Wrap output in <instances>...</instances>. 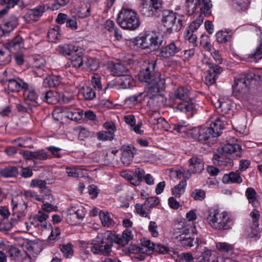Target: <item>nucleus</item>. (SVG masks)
Segmentation results:
<instances>
[{"instance_id": "1", "label": "nucleus", "mask_w": 262, "mask_h": 262, "mask_svg": "<svg viewBox=\"0 0 262 262\" xmlns=\"http://www.w3.org/2000/svg\"><path fill=\"white\" fill-rule=\"evenodd\" d=\"M133 234L129 229H125L121 235H117L114 241L116 244L124 246L132 239ZM113 237L111 232L106 231L98 234L92 241L91 251L95 254L106 255L112 251Z\"/></svg>"}, {"instance_id": "2", "label": "nucleus", "mask_w": 262, "mask_h": 262, "mask_svg": "<svg viewBox=\"0 0 262 262\" xmlns=\"http://www.w3.org/2000/svg\"><path fill=\"white\" fill-rule=\"evenodd\" d=\"M172 129L179 134H187L195 141L210 143L212 139L217 138L211 127H195L190 128L189 124L185 121H181L173 125Z\"/></svg>"}, {"instance_id": "3", "label": "nucleus", "mask_w": 262, "mask_h": 262, "mask_svg": "<svg viewBox=\"0 0 262 262\" xmlns=\"http://www.w3.org/2000/svg\"><path fill=\"white\" fill-rule=\"evenodd\" d=\"M242 147L237 143H227L218 149L219 154L213 155L212 160L215 164L229 168L233 165V160L241 157Z\"/></svg>"}, {"instance_id": "4", "label": "nucleus", "mask_w": 262, "mask_h": 262, "mask_svg": "<svg viewBox=\"0 0 262 262\" xmlns=\"http://www.w3.org/2000/svg\"><path fill=\"white\" fill-rule=\"evenodd\" d=\"M207 220L211 227L219 230L231 229L234 224L233 219L228 212L214 208L209 210Z\"/></svg>"}, {"instance_id": "5", "label": "nucleus", "mask_w": 262, "mask_h": 262, "mask_svg": "<svg viewBox=\"0 0 262 262\" xmlns=\"http://www.w3.org/2000/svg\"><path fill=\"white\" fill-rule=\"evenodd\" d=\"M117 23L125 29L134 30L140 25V21L136 12L129 8L123 7L118 14Z\"/></svg>"}, {"instance_id": "6", "label": "nucleus", "mask_w": 262, "mask_h": 262, "mask_svg": "<svg viewBox=\"0 0 262 262\" xmlns=\"http://www.w3.org/2000/svg\"><path fill=\"white\" fill-rule=\"evenodd\" d=\"M156 62L149 63L147 68L141 71L138 74L139 80L151 85H159L160 82L165 83V80L161 78L160 74L155 70Z\"/></svg>"}, {"instance_id": "7", "label": "nucleus", "mask_w": 262, "mask_h": 262, "mask_svg": "<svg viewBox=\"0 0 262 262\" xmlns=\"http://www.w3.org/2000/svg\"><path fill=\"white\" fill-rule=\"evenodd\" d=\"M162 23L164 26V31L171 33L173 31H178L182 26V20L178 17L176 13L172 11L164 10L162 13Z\"/></svg>"}, {"instance_id": "8", "label": "nucleus", "mask_w": 262, "mask_h": 262, "mask_svg": "<svg viewBox=\"0 0 262 262\" xmlns=\"http://www.w3.org/2000/svg\"><path fill=\"white\" fill-rule=\"evenodd\" d=\"M136 45L142 49H149L155 50L162 43V40L154 32H146L135 39Z\"/></svg>"}, {"instance_id": "9", "label": "nucleus", "mask_w": 262, "mask_h": 262, "mask_svg": "<svg viewBox=\"0 0 262 262\" xmlns=\"http://www.w3.org/2000/svg\"><path fill=\"white\" fill-rule=\"evenodd\" d=\"M164 84L160 82L159 85H151L148 88L146 97L149 98L147 104L150 107H161L165 104V98L163 95L159 94L164 89Z\"/></svg>"}, {"instance_id": "10", "label": "nucleus", "mask_w": 262, "mask_h": 262, "mask_svg": "<svg viewBox=\"0 0 262 262\" xmlns=\"http://www.w3.org/2000/svg\"><path fill=\"white\" fill-rule=\"evenodd\" d=\"M212 7L211 0H186L185 3V10L188 15L193 14L197 8L200 9L201 13L210 15Z\"/></svg>"}, {"instance_id": "11", "label": "nucleus", "mask_w": 262, "mask_h": 262, "mask_svg": "<svg viewBox=\"0 0 262 262\" xmlns=\"http://www.w3.org/2000/svg\"><path fill=\"white\" fill-rule=\"evenodd\" d=\"M189 228H185L183 232L177 236L178 244L179 246L189 248L193 246L194 236L196 235L193 223L189 224Z\"/></svg>"}, {"instance_id": "12", "label": "nucleus", "mask_w": 262, "mask_h": 262, "mask_svg": "<svg viewBox=\"0 0 262 262\" xmlns=\"http://www.w3.org/2000/svg\"><path fill=\"white\" fill-rule=\"evenodd\" d=\"M204 20V17L202 14H200L189 25L184 33L185 39L192 43L193 47L198 45L197 35L195 32L197 29L202 24Z\"/></svg>"}, {"instance_id": "13", "label": "nucleus", "mask_w": 262, "mask_h": 262, "mask_svg": "<svg viewBox=\"0 0 262 262\" xmlns=\"http://www.w3.org/2000/svg\"><path fill=\"white\" fill-rule=\"evenodd\" d=\"M253 78L251 74H244L234 79V84L232 85L233 92L237 95L241 96L244 94L248 90L250 81Z\"/></svg>"}, {"instance_id": "14", "label": "nucleus", "mask_w": 262, "mask_h": 262, "mask_svg": "<svg viewBox=\"0 0 262 262\" xmlns=\"http://www.w3.org/2000/svg\"><path fill=\"white\" fill-rule=\"evenodd\" d=\"M182 50L179 41H171L160 49L159 55L164 58H169L173 56H180L178 53Z\"/></svg>"}, {"instance_id": "15", "label": "nucleus", "mask_w": 262, "mask_h": 262, "mask_svg": "<svg viewBox=\"0 0 262 262\" xmlns=\"http://www.w3.org/2000/svg\"><path fill=\"white\" fill-rule=\"evenodd\" d=\"M46 9H48L47 5L37 6L33 9L28 10L25 15V18L29 22L35 21L42 15Z\"/></svg>"}, {"instance_id": "16", "label": "nucleus", "mask_w": 262, "mask_h": 262, "mask_svg": "<svg viewBox=\"0 0 262 262\" xmlns=\"http://www.w3.org/2000/svg\"><path fill=\"white\" fill-rule=\"evenodd\" d=\"M122 156L121 158L122 162L124 164L129 165L132 162L136 150L132 145H123L121 147Z\"/></svg>"}, {"instance_id": "17", "label": "nucleus", "mask_w": 262, "mask_h": 262, "mask_svg": "<svg viewBox=\"0 0 262 262\" xmlns=\"http://www.w3.org/2000/svg\"><path fill=\"white\" fill-rule=\"evenodd\" d=\"M7 86L9 91L12 92H18L28 86V84L18 77L7 79Z\"/></svg>"}, {"instance_id": "18", "label": "nucleus", "mask_w": 262, "mask_h": 262, "mask_svg": "<svg viewBox=\"0 0 262 262\" xmlns=\"http://www.w3.org/2000/svg\"><path fill=\"white\" fill-rule=\"evenodd\" d=\"M190 94L191 92L188 88L180 86L170 94V98L172 100L179 99L182 101L190 100Z\"/></svg>"}, {"instance_id": "19", "label": "nucleus", "mask_w": 262, "mask_h": 262, "mask_svg": "<svg viewBox=\"0 0 262 262\" xmlns=\"http://www.w3.org/2000/svg\"><path fill=\"white\" fill-rule=\"evenodd\" d=\"M149 121L154 125L155 129L167 130L169 124L164 118L160 117L158 113L150 116Z\"/></svg>"}, {"instance_id": "20", "label": "nucleus", "mask_w": 262, "mask_h": 262, "mask_svg": "<svg viewBox=\"0 0 262 262\" xmlns=\"http://www.w3.org/2000/svg\"><path fill=\"white\" fill-rule=\"evenodd\" d=\"M63 111L66 116L71 120L78 121L82 118V111L75 106H66L63 108Z\"/></svg>"}, {"instance_id": "21", "label": "nucleus", "mask_w": 262, "mask_h": 262, "mask_svg": "<svg viewBox=\"0 0 262 262\" xmlns=\"http://www.w3.org/2000/svg\"><path fill=\"white\" fill-rule=\"evenodd\" d=\"M49 217V215L45 211L39 210L34 217V221L32 224L35 227H37L40 230H43L47 227V220Z\"/></svg>"}, {"instance_id": "22", "label": "nucleus", "mask_w": 262, "mask_h": 262, "mask_svg": "<svg viewBox=\"0 0 262 262\" xmlns=\"http://www.w3.org/2000/svg\"><path fill=\"white\" fill-rule=\"evenodd\" d=\"M189 100L182 101L176 106V110L183 113H188L189 115H192V112L196 110L198 105Z\"/></svg>"}, {"instance_id": "23", "label": "nucleus", "mask_w": 262, "mask_h": 262, "mask_svg": "<svg viewBox=\"0 0 262 262\" xmlns=\"http://www.w3.org/2000/svg\"><path fill=\"white\" fill-rule=\"evenodd\" d=\"M214 105L216 109L220 110L222 116L229 114L231 111V101L228 98L221 97L214 102Z\"/></svg>"}, {"instance_id": "24", "label": "nucleus", "mask_w": 262, "mask_h": 262, "mask_svg": "<svg viewBox=\"0 0 262 262\" xmlns=\"http://www.w3.org/2000/svg\"><path fill=\"white\" fill-rule=\"evenodd\" d=\"M81 50V48L73 44H64L58 46L57 51L60 54L67 56H72L73 54Z\"/></svg>"}, {"instance_id": "25", "label": "nucleus", "mask_w": 262, "mask_h": 262, "mask_svg": "<svg viewBox=\"0 0 262 262\" xmlns=\"http://www.w3.org/2000/svg\"><path fill=\"white\" fill-rule=\"evenodd\" d=\"M226 118L225 116H221L216 117L214 122L210 124L209 127H211L213 132L217 134L216 137H219L222 133V130L225 125Z\"/></svg>"}, {"instance_id": "26", "label": "nucleus", "mask_w": 262, "mask_h": 262, "mask_svg": "<svg viewBox=\"0 0 262 262\" xmlns=\"http://www.w3.org/2000/svg\"><path fill=\"white\" fill-rule=\"evenodd\" d=\"M135 80L130 73L118 78V84L121 89H130L135 85Z\"/></svg>"}, {"instance_id": "27", "label": "nucleus", "mask_w": 262, "mask_h": 262, "mask_svg": "<svg viewBox=\"0 0 262 262\" xmlns=\"http://www.w3.org/2000/svg\"><path fill=\"white\" fill-rule=\"evenodd\" d=\"M23 95L26 103L30 102L34 104H37L38 95L34 89L29 88L28 86L24 89Z\"/></svg>"}, {"instance_id": "28", "label": "nucleus", "mask_w": 262, "mask_h": 262, "mask_svg": "<svg viewBox=\"0 0 262 262\" xmlns=\"http://www.w3.org/2000/svg\"><path fill=\"white\" fill-rule=\"evenodd\" d=\"M190 170L192 173L201 172L204 168V164L202 160L196 157H193L189 160Z\"/></svg>"}, {"instance_id": "29", "label": "nucleus", "mask_w": 262, "mask_h": 262, "mask_svg": "<svg viewBox=\"0 0 262 262\" xmlns=\"http://www.w3.org/2000/svg\"><path fill=\"white\" fill-rule=\"evenodd\" d=\"M69 213L72 216L78 219H82L85 214L84 208L80 205H74L69 209Z\"/></svg>"}, {"instance_id": "30", "label": "nucleus", "mask_w": 262, "mask_h": 262, "mask_svg": "<svg viewBox=\"0 0 262 262\" xmlns=\"http://www.w3.org/2000/svg\"><path fill=\"white\" fill-rule=\"evenodd\" d=\"M31 0H0V4L3 6H8L9 7H14L18 5L20 8H25L29 6Z\"/></svg>"}, {"instance_id": "31", "label": "nucleus", "mask_w": 262, "mask_h": 262, "mask_svg": "<svg viewBox=\"0 0 262 262\" xmlns=\"http://www.w3.org/2000/svg\"><path fill=\"white\" fill-rule=\"evenodd\" d=\"M242 181L243 180L239 174L234 172H231L229 174H225L223 177V182L225 184H240Z\"/></svg>"}, {"instance_id": "32", "label": "nucleus", "mask_w": 262, "mask_h": 262, "mask_svg": "<svg viewBox=\"0 0 262 262\" xmlns=\"http://www.w3.org/2000/svg\"><path fill=\"white\" fill-rule=\"evenodd\" d=\"M18 19L14 15H11L4 20V26L7 32L13 31L18 25Z\"/></svg>"}, {"instance_id": "33", "label": "nucleus", "mask_w": 262, "mask_h": 262, "mask_svg": "<svg viewBox=\"0 0 262 262\" xmlns=\"http://www.w3.org/2000/svg\"><path fill=\"white\" fill-rule=\"evenodd\" d=\"M111 69L113 74L119 77L129 74L128 69L124 64L120 63L113 64Z\"/></svg>"}, {"instance_id": "34", "label": "nucleus", "mask_w": 262, "mask_h": 262, "mask_svg": "<svg viewBox=\"0 0 262 262\" xmlns=\"http://www.w3.org/2000/svg\"><path fill=\"white\" fill-rule=\"evenodd\" d=\"M232 35V32L231 30H220L216 33V40L219 43H224L231 40Z\"/></svg>"}, {"instance_id": "35", "label": "nucleus", "mask_w": 262, "mask_h": 262, "mask_svg": "<svg viewBox=\"0 0 262 262\" xmlns=\"http://www.w3.org/2000/svg\"><path fill=\"white\" fill-rule=\"evenodd\" d=\"M61 82V78L58 76L51 75L47 76L43 80L45 87H56Z\"/></svg>"}, {"instance_id": "36", "label": "nucleus", "mask_w": 262, "mask_h": 262, "mask_svg": "<svg viewBox=\"0 0 262 262\" xmlns=\"http://www.w3.org/2000/svg\"><path fill=\"white\" fill-rule=\"evenodd\" d=\"M7 45L11 51H18L24 48V41L20 36H16L12 40L8 42Z\"/></svg>"}, {"instance_id": "37", "label": "nucleus", "mask_w": 262, "mask_h": 262, "mask_svg": "<svg viewBox=\"0 0 262 262\" xmlns=\"http://www.w3.org/2000/svg\"><path fill=\"white\" fill-rule=\"evenodd\" d=\"M99 214L101 223L104 227H110L115 225L113 220L111 217L108 212L100 211Z\"/></svg>"}, {"instance_id": "38", "label": "nucleus", "mask_w": 262, "mask_h": 262, "mask_svg": "<svg viewBox=\"0 0 262 262\" xmlns=\"http://www.w3.org/2000/svg\"><path fill=\"white\" fill-rule=\"evenodd\" d=\"M245 193L249 203L254 207H258L259 203L256 198V192L255 190L251 187H249L246 189Z\"/></svg>"}, {"instance_id": "39", "label": "nucleus", "mask_w": 262, "mask_h": 262, "mask_svg": "<svg viewBox=\"0 0 262 262\" xmlns=\"http://www.w3.org/2000/svg\"><path fill=\"white\" fill-rule=\"evenodd\" d=\"M70 60L73 67L75 68L81 67L83 64L84 62L82 52L79 51L78 52L73 54L71 56Z\"/></svg>"}, {"instance_id": "40", "label": "nucleus", "mask_w": 262, "mask_h": 262, "mask_svg": "<svg viewBox=\"0 0 262 262\" xmlns=\"http://www.w3.org/2000/svg\"><path fill=\"white\" fill-rule=\"evenodd\" d=\"M18 174L16 167L9 166L0 170V174L4 178L14 177Z\"/></svg>"}, {"instance_id": "41", "label": "nucleus", "mask_w": 262, "mask_h": 262, "mask_svg": "<svg viewBox=\"0 0 262 262\" xmlns=\"http://www.w3.org/2000/svg\"><path fill=\"white\" fill-rule=\"evenodd\" d=\"M12 208L15 213L18 212L19 215L17 217L18 219H19L20 216H24L25 215V211L27 209V205L25 203L18 204L15 202L13 200L11 201Z\"/></svg>"}, {"instance_id": "42", "label": "nucleus", "mask_w": 262, "mask_h": 262, "mask_svg": "<svg viewBox=\"0 0 262 262\" xmlns=\"http://www.w3.org/2000/svg\"><path fill=\"white\" fill-rule=\"evenodd\" d=\"M80 94L86 100H92L96 97V93L92 88L90 86H83L80 90Z\"/></svg>"}, {"instance_id": "43", "label": "nucleus", "mask_w": 262, "mask_h": 262, "mask_svg": "<svg viewBox=\"0 0 262 262\" xmlns=\"http://www.w3.org/2000/svg\"><path fill=\"white\" fill-rule=\"evenodd\" d=\"M140 13L145 17H150L154 15L156 12L148 3H142L140 8Z\"/></svg>"}, {"instance_id": "44", "label": "nucleus", "mask_w": 262, "mask_h": 262, "mask_svg": "<svg viewBox=\"0 0 262 262\" xmlns=\"http://www.w3.org/2000/svg\"><path fill=\"white\" fill-rule=\"evenodd\" d=\"M186 185V181L182 180L179 184L175 186L172 189V194L176 198L180 197V196L185 192Z\"/></svg>"}, {"instance_id": "45", "label": "nucleus", "mask_w": 262, "mask_h": 262, "mask_svg": "<svg viewBox=\"0 0 262 262\" xmlns=\"http://www.w3.org/2000/svg\"><path fill=\"white\" fill-rule=\"evenodd\" d=\"M160 203L159 198L155 196L148 198L144 202V205L147 211H151V209L156 207Z\"/></svg>"}, {"instance_id": "46", "label": "nucleus", "mask_w": 262, "mask_h": 262, "mask_svg": "<svg viewBox=\"0 0 262 262\" xmlns=\"http://www.w3.org/2000/svg\"><path fill=\"white\" fill-rule=\"evenodd\" d=\"M69 2V0H54L53 3L47 4V9L52 10H57L64 7Z\"/></svg>"}, {"instance_id": "47", "label": "nucleus", "mask_w": 262, "mask_h": 262, "mask_svg": "<svg viewBox=\"0 0 262 262\" xmlns=\"http://www.w3.org/2000/svg\"><path fill=\"white\" fill-rule=\"evenodd\" d=\"M249 56L254 61L262 58V35L260 37L258 46Z\"/></svg>"}, {"instance_id": "48", "label": "nucleus", "mask_w": 262, "mask_h": 262, "mask_svg": "<svg viewBox=\"0 0 262 262\" xmlns=\"http://www.w3.org/2000/svg\"><path fill=\"white\" fill-rule=\"evenodd\" d=\"M83 169L78 167L68 166L66 167V172L69 177L77 178L82 175Z\"/></svg>"}, {"instance_id": "49", "label": "nucleus", "mask_w": 262, "mask_h": 262, "mask_svg": "<svg viewBox=\"0 0 262 262\" xmlns=\"http://www.w3.org/2000/svg\"><path fill=\"white\" fill-rule=\"evenodd\" d=\"M91 82L93 86L96 90L99 91H104L106 90V88H104L103 90L101 82V77L98 74H93L91 78Z\"/></svg>"}, {"instance_id": "50", "label": "nucleus", "mask_w": 262, "mask_h": 262, "mask_svg": "<svg viewBox=\"0 0 262 262\" xmlns=\"http://www.w3.org/2000/svg\"><path fill=\"white\" fill-rule=\"evenodd\" d=\"M48 36L52 41L58 39L61 36L60 27L57 26L50 29L48 31Z\"/></svg>"}, {"instance_id": "51", "label": "nucleus", "mask_w": 262, "mask_h": 262, "mask_svg": "<svg viewBox=\"0 0 262 262\" xmlns=\"http://www.w3.org/2000/svg\"><path fill=\"white\" fill-rule=\"evenodd\" d=\"M11 59L10 52L6 49L0 50V65H5L9 63Z\"/></svg>"}, {"instance_id": "52", "label": "nucleus", "mask_w": 262, "mask_h": 262, "mask_svg": "<svg viewBox=\"0 0 262 262\" xmlns=\"http://www.w3.org/2000/svg\"><path fill=\"white\" fill-rule=\"evenodd\" d=\"M114 134L113 132L101 131L97 133V138L101 141H111L114 138Z\"/></svg>"}, {"instance_id": "53", "label": "nucleus", "mask_w": 262, "mask_h": 262, "mask_svg": "<svg viewBox=\"0 0 262 262\" xmlns=\"http://www.w3.org/2000/svg\"><path fill=\"white\" fill-rule=\"evenodd\" d=\"M173 175L175 176L177 178H181L182 177L184 178V180L186 181V179H189L191 176V173L189 170L185 169L184 168H181L177 170H175L172 172Z\"/></svg>"}, {"instance_id": "54", "label": "nucleus", "mask_w": 262, "mask_h": 262, "mask_svg": "<svg viewBox=\"0 0 262 262\" xmlns=\"http://www.w3.org/2000/svg\"><path fill=\"white\" fill-rule=\"evenodd\" d=\"M46 60L40 56H37L33 58L31 66L33 69L45 68Z\"/></svg>"}, {"instance_id": "55", "label": "nucleus", "mask_w": 262, "mask_h": 262, "mask_svg": "<svg viewBox=\"0 0 262 262\" xmlns=\"http://www.w3.org/2000/svg\"><path fill=\"white\" fill-rule=\"evenodd\" d=\"M49 155L45 150H38L34 152L33 160H46L49 158Z\"/></svg>"}, {"instance_id": "56", "label": "nucleus", "mask_w": 262, "mask_h": 262, "mask_svg": "<svg viewBox=\"0 0 262 262\" xmlns=\"http://www.w3.org/2000/svg\"><path fill=\"white\" fill-rule=\"evenodd\" d=\"M216 249L222 252H228L233 250V248L231 245L225 242H219L216 244Z\"/></svg>"}, {"instance_id": "57", "label": "nucleus", "mask_w": 262, "mask_h": 262, "mask_svg": "<svg viewBox=\"0 0 262 262\" xmlns=\"http://www.w3.org/2000/svg\"><path fill=\"white\" fill-rule=\"evenodd\" d=\"M86 66L91 70H96L99 67V62L92 57H86L85 61Z\"/></svg>"}, {"instance_id": "58", "label": "nucleus", "mask_w": 262, "mask_h": 262, "mask_svg": "<svg viewBox=\"0 0 262 262\" xmlns=\"http://www.w3.org/2000/svg\"><path fill=\"white\" fill-rule=\"evenodd\" d=\"M8 253L12 259L16 260L21 256V251L17 248L11 247L8 250Z\"/></svg>"}, {"instance_id": "59", "label": "nucleus", "mask_w": 262, "mask_h": 262, "mask_svg": "<svg viewBox=\"0 0 262 262\" xmlns=\"http://www.w3.org/2000/svg\"><path fill=\"white\" fill-rule=\"evenodd\" d=\"M136 212L139 214L141 216L146 217L147 214L150 211H147L145 209L144 203L143 204H137L135 206Z\"/></svg>"}, {"instance_id": "60", "label": "nucleus", "mask_w": 262, "mask_h": 262, "mask_svg": "<svg viewBox=\"0 0 262 262\" xmlns=\"http://www.w3.org/2000/svg\"><path fill=\"white\" fill-rule=\"evenodd\" d=\"M146 97V93H141L138 95H134L129 97L127 100L133 104H136L142 101Z\"/></svg>"}, {"instance_id": "61", "label": "nucleus", "mask_w": 262, "mask_h": 262, "mask_svg": "<svg viewBox=\"0 0 262 262\" xmlns=\"http://www.w3.org/2000/svg\"><path fill=\"white\" fill-rule=\"evenodd\" d=\"M205 192L202 189H195L191 194V196L195 200L202 201L205 199Z\"/></svg>"}, {"instance_id": "62", "label": "nucleus", "mask_w": 262, "mask_h": 262, "mask_svg": "<svg viewBox=\"0 0 262 262\" xmlns=\"http://www.w3.org/2000/svg\"><path fill=\"white\" fill-rule=\"evenodd\" d=\"M42 100L48 103H53L56 100L54 92L52 91L46 92L42 97Z\"/></svg>"}, {"instance_id": "63", "label": "nucleus", "mask_w": 262, "mask_h": 262, "mask_svg": "<svg viewBox=\"0 0 262 262\" xmlns=\"http://www.w3.org/2000/svg\"><path fill=\"white\" fill-rule=\"evenodd\" d=\"M61 251L66 257H69L73 254L72 245L68 244L66 245H62L61 247Z\"/></svg>"}, {"instance_id": "64", "label": "nucleus", "mask_w": 262, "mask_h": 262, "mask_svg": "<svg viewBox=\"0 0 262 262\" xmlns=\"http://www.w3.org/2000/svg\"><path fill=\"white\" fill-rule=\"evenodd\" d=\"M211 255V251L205 248L201 255L199 257V261L209 262V257Z\"/></svg>"}]
</instances>
